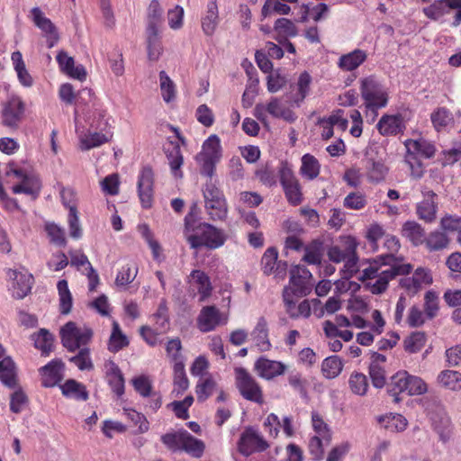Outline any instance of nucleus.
Listing matches in <instances>:
<instances>
[{
	"label": "nucleus",
	"instance_id": "obj_1",
	"mask_svg": "<svg viewBox=\"0 0 461 461\" xmlns=\"http://www.w3.org/2000/svg\"><path fill=\"white\" fill-rule=\"evenodd\" d=\"M411 270V264L383 265L378 260H373L361 269L358 279L365 283L366 289L371 294H381L387 290L390 281L399 275H408Z\"/></svg>",
	"mask_w": 461,
	"mask_h": 461
},
{
	"label": "nucleus",
	"instance_id": "obj_2",
	"mask_svg": "<svg viewBox=\"0 0 461 461\" xmlns=\"http://www.w3.org/2000/svg\"><path fill=\"white\" fill-rule=\"evenodd\" d=\"M185 225L186 230L194 231V234H190L186 238L192 249L205 247L209 249H216L222 247L227 240V235L222 230L209 223L195 225L192 215L185 216Z\"/></svg>",
	"mask_w": 461,
	"mask_h": 461
},
{
	"label": "nucleus",
	"instance_id": "obj_3",
	"mask_svg": "<svg viewBox=\"0 0 461 461\" xmlns=\"http://www.w3.org/2000/svg\"><path fill=\"white\" fill-rule=\"evenodd\" d=\"M291 101L287 96L271 97L267 103H258L255 105L253 114L265 125L268 122V115L276 119H283L294 122L296 115L291 109Z\"/></svg>",
	"mask_w": 461,
	"mask_h": 461
},
{
	"label": "nucleus",
	"instance_id": "obj_4",
	"mask_svg": "<svg viewBox=\"0 0 461 461\" xmlns=\"http://www.w3.org/2000/svg\"><path fill=\"white\" fill-rule=\"evenodd\" d=\"M221 158V146L220 138L212 134L202 145V150L195 156L202 175L212 177L216 164Z\"/></svg>",
	"mask_w": 461,
	"mask_h": 461
},
{
	"label": "nucleus",
	"instance_id": "obj_5",
	"mask_svg": "<svg viewBox=\"0 0 461 461\" xmlns=\"http://www.w3.org/2000/svg\"><path fill=\"white\" fill-rule=\"evenodd\" d=\"M312 278V273L305 267L294 266L290 269L289 284L283 290V298L304 297L310 294L313 286Z\"/></svg>",
	"mask_w": 461,
	"mask_h": 461
},
{
	"label": "nucleus",
	"instance_id": "obj_6",
	"mask_svg": "<svg viewBox=\"0 0 461 461\" xmlns=\"http://www.w3.org/2000/svg\"><path fill=\"white\" fill-rule=\"evenodd\" d=\"M93 330L87 326H77L73 321H68L60 329L62 345L69 351L75 352L86 345L93 338Z\"/></svg>",
	"mask_w": 461,
	"mask_h": 461
},
{
	"label": "nucleus",
	"instance_id": "obj_7",
	"mask_svg": "<svg viewBox=\"0 0 461 461\" xmlns=\"http://www.w3.org/2000/svg\"><path fill=\"white\" fill-rule=\"evenodd\" d=\"M360 91L367 109L375 111L387 105L388 94L375 77L371 76L363 78L361 80Z\"/></svg>",
	"mask_w": 461,
	"mask_h": 461
},
{
	"label": "nucleus",
	"instance_id": "obj_8",
	"mask_svg": "<svg viewBox=\"0 0 461 461\" xmlns=\"http://www.w3.org/2000/svg\"><path fill=\"white\" fill-rule=\"evenodd\" d=\"M203 192L205 209L212 220H224L228 205L223 193L212 182L206 183Z\"/></svg>",
	"mask_w": 461,
	"mask_h": 461
},
{
	"label": "nucleus",
	"instance_id": "obj_9",
	"mask_svg": "<svg viewBox=\"0 0 461 461\" xmlns=\"http://www.w3.org/2000/svg\"><path fill=\"white\" fill-rule=\"evenodd\" d=\"M25 113V103L18 95H11L2 103L1 122L9 129L19 128Z\"/></svg>",
	"mask_w": 461,
	"mask_h": 461
},
{
	"label": "nucleus",
	"instance_id": "obj_10",
	"mask_svg": "<svg viewBox=\"0 0 461 461\" xmlns=\"http://www.w3.org/2000/svg\"><path fill=\"white\" fill-rule=\"evenodd\" d=\"M453 10L456 11V14L451 26L457 27L461 23V0H437L424 7L422 11L429 19L439 21Z\"/></svg>",
	"mask_w": 461,
	"mask_h": 461
},
{
	"label": "nucleus",
	"instance_id": "obj_11",
	"mask_svg": "<svg viewBox=\"0 0 461 461\" xmlns=\"http://www.w3.org/2000/svg\"><path fill=\"white\" fill-rule=\"evenodd\" d=\"M236 385L242 397L257 403L263 402V393L256 379L243 367L235 368Z\"/></svg>",
	"mask_w": 461,
	"mask_h": 461
},
{
	"label": "nucleus",
	"instance_id": "obj_12",
	"mask_svg": "<svg viewBox=\"0 0 461 461\" xmlns=\"http://www.w3.org/2000/svg\"><path fill=\"white\" fill-rule=\"evenodd\" d=\"M280 183L288 202L293 205L301 203L303 194L298 179L287 162H282L278 170Z\"/></svg>",
	"mask_w": 461,
	"mask_h": 461
},
{
	"label": "nucleus",
	"instance_id": "obj_13",
	"mask_svg": "<svg viewBox=\"0 0 461 461\" xmlns=\"http://www.w3.org/2000/svg\"><path fill=\"white\" fill-rule=\"evenodd\" d=\"M7 176H14L17 178L20 183L13 186V192L14 194H26L33 197H36L41 190L40 179L33 174H29L26 171L16 168L13 164L8 166L6 171Z\"/></svg>",
	"mask_w": 461,
	"mask_h": 461
},
{
	"label": "nucleus",
	"instance_id": "obj_14",
	"mask_svg": "<svg viewBox=\"0 0 461 461\" xmlns=\"http://www.w3.org/2000/svg\"><path fill=\"white\" fill-rule=\"evenodd\" d=\"M269 447L262 435L254 428L248 427L240 434L238 449L243 456H249L254 452L265 451Z\"/></svg>",
	"mask_w": 461,
	"mask_h": 461
},
{
	"label": "nucleus",
	"instance_id": "obj_15",
	"mask_svg": "<svg viewBox=\"0 0 461 461\" xmlns=\"http://www.w3.org/2000/svg\"><path fill=\"white\" fill-rule=\"evenodd\" d=\"M31 17L35 24L47 39L48 48H52L57 44L59 36L54 23L47 18L39 7H33L31 10Z\"/></svg>",
	"mask_w": 461,
	"mask_h": 461
},
{
	"label": "nucleus",
	"instance_id": "obj_16",
	"mask_svg": "<svg viewBox=\"0 0 461 461\" xmlns=\"http://www.w3.org/2000/svg\"><path fill=\"white\" fill-rule=\"evenodd\" d=\"M433 282L432 274L429 269L418 267L411 276H406L400 280L401 287L409 294H416L419 291Z\"/></svg>",
	"mask_w": 461,
	"mask_h": 461
},
{
	"label": "nucleus",
	"instance_id": "obj_17",
	"mask_svg": "<svg viewBox=\"0 0 461 461\" xmlns=\"http://www.w3.org/2000/svg\"><path fill=\"white\" fill-rule=\"evenodd\" d=\"M138 194L144 208H149L153 200L154 174L149 167H143L138 177Z\"/></svg>",
	"mask_w": 461,
	"mask_h": 461
},
{
	"label": "nucleus",
	"instance_id": "obj_18",
	"mask_svg": "<svg viewBox=\"0 0 461 461\" xmlns=\"http://www.w3.org/2000/svg\"><path fill=\"white\" fill-rule=\"evenodd\" d=\"M65 364L61 359L55 358L39 369L41 385L54 387L64 377Z\"/></svg>",
	"mask_w": 461,
	"mask_h": 461
},
{
	"label": "nucleus",
	"instance_id": "obj_19",
	"mask_svg": "<svg viewBox=\"0 0 461 461\" xmlns=\"http://www.w3.org/2000/svg\"><path fill=\"white\" fill-rule=\"evenodd\" d=\"M7 276L13 281L11 287L13 297L23 299L32 290L33 276L27 271L20 272L14 269H9Z\"/></svg>",
	"mask_w": 461,
	"mask_h": 461
},
{
	"label": "nucleus",
	"instance_id": "obj_20",
	"mask_svg": "<svg viewBox=\"0 0 461 461\" xmlns=\"http://www.w3.org/2000/svg\"><path fill=\"white\" fill-rule=\"evenodd\" d=\"M421 194L423 199L417 203L416 213L420 220L429 223L433 222L438 212L437 194L428 189H422Z\"/></svg>",
	"mask_w": 461,
	"mask_h": 461
},
{
	"label": "nucleus",
	"instance_id": "obj_21",
	"mask_svg": "<svg viewBox=\"0 0 461 461\" xmlns=\"http://www.w3.org/2000/svg\"><path fill=\"white\" fill-rule=\"evenodd\" d=\"M189 290L196 292L199 295V302L207 300L212 291V283L207 274L202 270H193L188 276Z\"/></svg>",
	"mask_w": 461,
	"mask_h": 461
},
{
	"label": "nucleus",
	"instance_id": "obj_22",
	"mask_svg": "<svg viewBox=\"0 0 461 461\" xmlns=\"http://www.w3.org/2000/svg\"><path fill=\"white\" fill-rule=\"evenodd\" d=\"M255 370L260 377L271 380L284 375L287 370V366L281 361L270 360L261 357L255 362Z\"/></svg>",
	"mask_w": 461,
	"mask_h": 461
},
{
	"label": "nucleus",
	"instance_id": "obj_23",
	"mask_svg": "<svg viewBox=\"0 0 461 461\" xmlns=\"http://www.w3.org/2000/svg\"><path fill=\"white\" fill-rule=\"evenodd\" d=\"M59 67L62 72L68 77L84 81L86 77V71L82 65L75 66V60L72 57L64 51H59L56 57Z\"/></svg>",
	"mask_w": 461,
	"mask_h": 461
},
{
	"label": "nucleus",
	"instance_id": "obj_24",
	"mask_svg": "<svg viewBox=\"0 0 461 461\" xmlns=\"http://www.w3.org/2000/svg\"><path fill=\"white\" fill-rule=\"evenodd\" d=\"M221 323V312L215 306H204L197 317V328L206 333L216 329Z\"/></svg>",
	"mask_w": 461,
	"mask_h": 461
},
{
	"label": "nucleus",
	"instance_id": "obj_25",
	"mask_svg": "<svg viewBox=\"0 0 461 461\" xmlns=\"http://www.w3.org/2000/svg\"><path fill=\"white\" fill-rule=\"evenodd\" d=\"M300 297L283 298L285 312L291 319H308L312 315V307L309 300H303L299 303Z\"/></svg>",
	"mask_w": 461,
	"mask_h": 461
},
{
	"label": "nucleus",
	"instance_id": "obj_26",
	"mask_svg": "<svg viewBox=\"0 0 461 461\" xmlns=\"http://www.w3.org/2000/svg\"><path fill=\"white\" fill-rule=\"evenodd\" d=\"M278 252L275 248H268L262 256L261 267L265 275H284L287 267L286 262H277Z\"/></svg>",
	"mask_w": 461,
	"mask_h": 461
},
{
	"label": "nucleus",
	"instance_id": "obj_27",
	"mask_svg": "<svg viewBox=\"0 0 461 461\" xmlns=\"http://www.w3.org/2000/svg\"><path fill=\"white\" fill-rule=\"evenodd\" d=\"M389 168L384 162L380 159L369 158L365 166L366 179L371 184H379L385 180Z\"/></svg>",
	"mask_w": 461,
	"mask_h": 461
},
{
	"label": "nucleus",
	"instance_id": "obj_28",
	"mask_svg": "<svg viewBox=\"0 0 461 461\" xmlns=\"http://www.w3.org/2000/svg\"><path fill=\"white\" fill-rule=\"evenodd\" d=\"M367 59L365 50L356 49L339 57L337 65L342 71L351 72L359 68Z\"/></svg>",
	"mask_w": 461,
	"mask_h": 461
},
{
	"label": "nucleus",
	"instance_id": "obj_29",
	"mask_svg": "<svg viewBox=\"0 0 461 461\" xmlns=\"http://www.w3.org/2000/svg\"><path fill=\"white\" fill-rule=\"evenodd\" d=\"M250 338L260 351H267L271 348L272 345L268 338V324L265 317L258 318L250 333Z\"/></svg>",
	"mask_w": 461,
	"mask_h": 461
},
{
	"label": "nucleus",
	"instance_id": "obj_30",
	"mask_svg": "<svg viewBox=\"0 0 461 461\" xmlns=\"http://www.w3.org/2000/svg\"><path fill=\"white\" fill-rule=\"evenodd\" d=\"M104 368L113 392L118 396H122L124 393V378L119 366L113 361L109 360L105 363Z\"/></svg>",
	"mask_w": 461,
	"mask_h": 461
},
{
	"label": "nucleus",
	"instance_id": "obj_31",
	"mask_svg": "<svg viewBox=\"0 0 461 461\" xmlns=\"http://www.w3.org/2000/svg\"><path fill=\"white\" fill-rule=\"evenodd\" d=\"M377 130L384 136L396 135L402 131L403 123L401 115H383L377 125Z\"/></svg>",
	"mask_w": 461,
	"mask_h": 461
},
{
	"label": "nucleus",
	"instance_id": "obj_32",
	"mask_svg": "<svg viewBox=\"0 0 461 461\" xmlns=\"http://www.w3.org/2000/svg\"><path fill=\"white\" fill-rule=\"evenodd\" d=\"M404 145L407 152L416 155L417 157L420 156L430 158L436 152L435 146L430 141L422 138L419 140H407Z\"/></svg>",
	"mask_w": 461,
	"mask_h": 461
},
{
	"label": "nucleus",
	"instance_id": "obj_33",
	"mask_svg": "<svg viewBox=\"0 0 461 461\" xmlns=\"http://www.w3.org/2000/svg\"><path fill=\"white\" fill-rule=\"evenodd\" d=\"M430 120L437 131H446L454 126L453 113L445 107L436 109L430 114Z\"/></svg>",
	"mask_w": 461,
	"mask_h": 461
},
{
	"label": "nucleus",
	"instance_id": "obj_34",
	"mask_svg": "<svg viewBox=\"0 0 461 461\" xmlns=\"http://www.w3.org/2000/svg\"><path fill=\"white\" fill-rule=\"evenodd\" d=\"M113 138V134H106L101 131H88L79 136L80 149L89 150L107 143Z\"/></svg>",
	"mask_w": 461,
	"mask_h": 461
},
{
	"label": "nucleus",
	"instance_id": "obj_35",
	"mask_svg": "<svg viewBox=\"0 0 461 461\" xmlns=\"http://www.w3.org/2000/svg\"><path fill=\"white\" fill-rule=\"evenodd\" d=\"M147 51L148 58L151 61H157L162 53L158 29L155 25L147 27Z\"/></svg>",
	"mask_w": 461,
	"mask_h": 461
},
{
	"label": "nucleus",
	"instance_id": "obj_36",
	"mask_svg": "<svg viewBox=\"0 0 461 461\" xmlns=\"http://www.w3.org/2000/svg\"><path fill=\"white\" fill-rule=\"evenodd\" d=\"M402 234L414 246H420L423 244L426 238L425 230L421 225L412 221H406L403 224Z\"/></svg>",
	"mask_w": 461,
	"mask_h": 461
},
{
	"label": "nucleus",
	"instance_id": "obj_37",
	"mask_svg": "<svg viewBox=\"0 0 461 461\" xmlns=\"http://www.w3.org/2000/svg\"><path fill=\"white\" fill-rule=\"evenodd\" d=\"M378 423L391 432H402L407 427V420L398 413H387L377 419Z\"/></svg>",
	"mask_w": 461,
	"mask_h": 461
},
{
	"label": "nucleus",
	"instance_id": "obj_38",
	"mask_svg": "<svg viewBox=\"0 0 461 461\" xmlns=\"http://www.w3.org/2000/svg\"><path fill=\"white\" fill-rule=\"evenodd\" d=\"M62 394L66 397L72 398L78 401H86L88 399V393L86 386L76 380H67L60 385Z\"/></svg>",
	"mask_w": 461,
	"mask_h": 461
},
{
	"label": "nucleus",
	"instance_id": "obj_39",
	"mask_svg": "<svg viewBox=\"0 0 461 461\" xmlns=\"http://www.w3.org/2000/svg\"><path fill=\"white\" fill-rule=\"evenodd\" d=\"M204 449L205 445L201 439L194 438L188 431L184 430L181 450H184L193 457L200 458L203 455Z\"/></svg>",
	"mask_w": 461,
	"mask_h": 461
},
{
	"label": "nucleus",
	"instance_id": "obj_40",
	"mask_svg": "<svg viewBox=\"0 0 461 461\" xmlns=\"http://www.w3.org/2000/svg\"><path fill=\"white\" fill-rule=\"evenodd\" d=\"M438 383L440 386L450 391L461 390V373L456 370H443L438 375Z\"/></svg>",
	"mask_w": 461,
	"mask_h": 461
},
{
	"label": "nucleus",
	"instance_id": "obj_41",
	"mask_svg": "<svg viewBox=\"0 0 461 461\" xmlns=\"http://www.w3.org/2000/svg\"><path fill=\"white\" fill-rule=\"evenodd\" d=\"M384 246L388 250V253L381 255L376 260L382 262L383 265H398L396 263L398 258H396L393 254L396 253L401 247L399 240L393 235H385Z\"/></svg>",
	"mask_w": 461,
	"mask_h": 461
},
{
	"label": "nucleus",
	"instance_id": "obj_42",
	"mask_svg": "<svg viewBox=\"0 0 461 461\" xmlns=\"http://www.w3.org/2000/svg\"><path fill=\"white\" fill-rule=\"evenodd\" d=\"M407 371H400L393 375L388 384V393L394 397V401L398 402L400 399L398 395L402 393H406L407 386Z\"/></svg>",
	"mask_w": 461,
	"mask_h": 461
},
{
	"label": "nucleus",
	"instance_id": "obj_43",
	"mask_svg": "<svg viewBox=\"0 0 461 461\" xmlns=\"http://www.w3.org/2000/svg\"><path fill=\"white\" fill-rule=\"evenodd\" d=\"M320 169L321 165L314 156L311 154H305L303 156L300 173L303 177L309 180H313L319 176Z\"/></svg>",
	"mask_w": 461,
	"mask_h": 461
},
{
	"label": "nucleus",
	"instance_id": "obj_44",
	"mask_svg": "<svg viewBox=\"0 0 461 461\" xmlns=\"http://www.w3.org/2000/svg\"><path fill=\"white\" fill-rule=\"evenodd\" d=\"M0 381L10 388L16 384L15 366L10 357H5L0 361Z\"/></svg>",
	"mask_w": 461,
	"mask_h": 461
},
{
	"label": "nucleus",
	"instance_id": "obj_45",
	"mask_svg": "<svg viewBox=\"0 0 461 461\" xmlns=\"http://www.w3.org/2000/svg\"><path fill=\"white\" fill-rule=\"evenodd\" d=\"M36 348L41 351L42 355L48 356L53 348V336L45 329L40 330L32 335Z\"/></svg>",
	"mask_w": 461,
	"mask_h": 461
},
{
	"label": "nucleus",
	"instance_id": "obj_46",
	"mask_svg": "<svg viewBox=\"0 0 461 461\" xmlns=\"http://www.w3.org/2000/svg\"><path fill=\"white\" fill-rule=\"evenodd\" d=\"M218 25V8L214 1L207 5L206 15L202 20V28L206 35H212Z\"/></svg>",
	"mask_w": 461,
	"mask_h": 461
},
{
	"label": "nucleus",
	"instance_id": "obj_47",
	"mask_svg": "<svg viewBox=\"0 0 461 461\" xmlns=\"http://www.w3.org/2000/svg\"><path fill=\"white\" fill-rule=\"evenodd\" d=\"M343 369V362L339 356L326 357L321 365L323 375L328 379H333L339 375Z\"/></svg>",
	"mask_w": 461,
	"mask_h": 461
},
{
	"label": "nucleus",
	"instance_id": "obj_48",
	"mask_svg": "<svg viewBox=\"0 0 461 461\" xmlns=\"http://www.w3.org/2000/svg\"><path fill=\"white\" fill-rule=\"evenodd\" d=\"M59 298V309L62 314H68L72 308V294L69 291L67 280H59L57 284Z\"/></svg>",
	"mask_w": 461,
	"mask_h": 461
},
{
	"label": "nucleus",
	"instance_id": "obj_49",
	"mask_svg": "<svg viewBox=\"0 0 461 461\" xmlns=\"http://www.w3.org/2000/svg\"><path fill=\"white\" fill-rule=\"evenodd\" d=\"M217 389V384L212 376L201 377L195 386L198 402L207 400Z\"/></svg>",
	"mask_w": 461,
	"mask_h": 461
},
{
	"label": "nucleus",
	"instance_id": "obj_50",
	"mask_svg": "<svg viewBox=\"0 0 461 461\" xmlns=\"http://www.w3.org/2000/svg\"><path fill=\"white\" fill-rule=\"evenodd\" d=\"M129 344L128 338L121 330L116 321H113V330L110 336L108 349L112 352H118Z\"/></svg>",
	"mask_w": 461,
	"mask_h": 461
},
{
	"label": "nucleus",
	"instance_id": "obj_51",
	"mask_svg": "<svg viewBox=\"0 0 461 461\" xmlns=\"http://www.w3.org/2000/svg\"><path fill=\"white\" fill-rule=\"evenodd\" d=\"M357 247V243L356 240H349V254L347 256L346 260H344V276L345 277H352L357 272H360L359 267L357 266L358 258L356 254V249Z\"/></svg>",
	"mask_w": 461,
	"mask_h": 461
},
{
	"label": "nucleus",
	"instance_id": "obj_52",
	"mask_svg": "<svg viewBox=\"0 0 461 461\" xmlns=\"http://www.w3.org/2000/svg\"><path fill=\"white\" fill-rule=\"evenodd\" d=\"M427 341L426 334L422 331H414L403 340L404 350L414 354L421 350Z\"/></svg>",
	"mask_w": 461,
	"mask_h": 461
},
{
	"label": "nucleus",
	"instance_id": "obj_53",
	"mask_svg": "<svg viewBox=\"0 0 461 461\" xmlns=\"http://www.w3.org/2000/svg\"><path fill=\"white\" fill-rule=\"evenodd\" d=\"M312 427L315 432L314 436H320L324 438L326 444L331 441V430L330 426L323 420L322 416L317 412H312Z\"/></svg>",
	"mask_w": 461,
	"mask_h": 461
},
{
	"label": "nucleus",
	"instance_id": "obj_54",
	"mask_svg": "<svg viewBox=\"0 0 461 461\" xmlns=\"http://www.w3.org/2000/svg\"><path fill=\"white\" fill-rule=\"evenodd\" d=\"M426 248L429 251H437L444 249L447 247L449 240L447 236L441 231H432L425 238Z\"/></svg>",
	"mask_w": 461,
	"mask_h": 461
},
{
	"label": "nucleus",
	"instance_id": "obj_55",
	"mask_svg": "<svg viewBox=\"0 0 461 461\" xmlns=\"http://www.w3.org/2000/svg\"><path fill=\"white\" fill-rule=\"evenodd\" d=\"M189 386V382L185 371L184 363L174 365V393L176 396L182 394Z\"/></svg>",
	"mask_w": 461,
	"mask_h": 461
},
{
	"label": "nucleus",
	"instance_id": "obj_56",
	"mask_svg": "<svg viewBox=\"0 0 461 461\" xmlns=\"http://www.w3.org/2000/svg\"><path fill=\"white\" fill-rule=\"evenodd\" d=\"M290 12L291 7L281 0H266L261 10V15L263 18H267L273 14L285 15L289 14Z\"/></svg>",
	"mask_w": 461,
	"mask_h": 461
},
{
	"label": "nucleus",
	"instance_id": "obj_57",
	"mask_svg": "<svg viewBox=\"0 0 461 461\" xmlns=\"http://www.w3.org/2000/svg\"><path fill=\"white\" fill-rule=\"evenodd\" d=\"M322 258V243L317 240L312 241L304 249L303 260L309 265H320Z\"/></svg>",
	"mask_w": 461,
	"mask_h": 461
},
{
	"label": "nucleus",
	"instance_id": "obj_58",
	"mask_svg": "<svg viewBox=\"0 0 461 461\" xmlns=\"http://www.w3.org/2000/svg\"><path fill=\"white\" fill-rule=\"evenodd\" d=\"M348 385L353 393L363 396L368 389L367 377L362 373L353 372L349 376Z\"/></svg>",
	"mask_w": 461,
	"mask_h": 461
},
{
	"label": "nucleus",
	"instance_id": "obj_59",
	"mask_svg": "<svg viewBox=\"0 0 461 461\" xmlns=\"http://www.w3.org/2000/svg\"><path fill=\"white\" fill-rule=\"evenodd\" d=\"M68 360L81 371H89L94 368V364L91 359L89 348H80L78 353L69 357Z\"/></svg>",
	"mask_w": 461,
	"mask_h": 461
},
{
	"label": "nucleus",
	"instance_id": "obj_60",
	"mask_svg": "<svg viewBox=\"0 0 461 461\" xmlns=\"http://www.w3.org/2000/svg\"><path fill=\"white\" fill-rule=\"evenodd\" d=\"M155 321V329L159 333H166L169 329V321L167 315V307L165 302H161L157 312L152 316Z\"/></svg>",
	"mask_w": 461,
	"mask_h": 461
},
{
	"label": "nucleus",
	"instance_id": "obj_61",
	"mask_svg": "<svg viewBox=\"0 0 461 461\" xmlns=\"http://www.w3.org/2000/svg\"><path fill=\"white\" fill-rule=\"evenodd\" d=\"M168 164L175 176H181L180 168L184 159L178 144L173 145L172 149L167 152Z\"/></svg>",
	"mask_w": 461,
	"mask_h": 461
},
{
	"label": "nucleus",
	"instance_id": "obj_62",
	"mask_svg": "<svg viewBox=\"0 0 461 461\" xmlns=\"http://www.w3.org/2000/svg\"><path fill=\"white\" fill-rule=\"evenodd\" d=\"M137 274L138 268L136 267L126 264L118 271L115 278V285L117 286L125 287L135 279Z\"/></svg>",
	"mask_w": 461,
	"mask_h": 461
},
{
	"label": "nucleus",
	"instance_id": "obj_63",
	"mask_svg": "<svg viewBox=\"0 0 461 461\" xmlns=\"http://www.w3.org/2000/svg\"><path fill=\"white\" fill-rule=\"evenodd\" d=\"M110 118L107 117L106 112L103 110L96 111L95 117L89 122L90 128L99 131L106 134H113L111 131Z\"/></svg>",
	"mask_w": 461,
	"mask_h": 461
},
{
	"label": "nucleus",
	"instance_id": "obj_64",
	"mask_svg": "<svg viewBox=\"0 0 461 461\" xmlns=\"http://www.w3.org/2000/svg\"><path fill=\"white\" fill-rule=\"evenodd\" d=\"M159 84L163 100L169 103L176 96V86L165 71L159 73Z\"/></svg>",
	"mask_w": 461,
	"mask_h": 461
}]
</instances>
